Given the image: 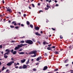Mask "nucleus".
Wrapping results in <instances>:
<instances>
[{"label":"nucleus","instance_id":"58836bf2","mask_svg":"<svg viewBox=\"0 0 73 73\" xmlns=\"http://www.w3.org/2000/svg\"><path fill=\"white\" fill-rule=\"evenodd\" d=\"M33 70H34V71H36V68H33Z\"/></svg>","mask_w":73,"mask_h":73},{"label":"nucleus","instance_id":"4468645a","mask_svg":"<svg viewBox=\"0 0 73 73\" xmlns=\"http://www.w3.org/2000/svg\"><path fill=\"white\" fill-rule=\"evenodd\" d=\"M48 68V67L47 66H45L44 67L43 70H46V69H47Z\"/></svg>","mask_w":73,"mask_h":73},{"label":"nucleus","instance_id":"bf43d9fd","mask_svg":"<svg viewBox=\"0 0 73 73\" xmlns=\"http://www.w3.org/2000/svg\"><path fill=\"white\" fill-rule=\"evenodd\" d=\"M0 48H2V45H0Z\"/></svg>","mask_w":73,"mask_h":73},{"label":"nucleus","instance_id":"f03ea898","mask_svg":"<svg viewBox=\"0 0 73 73\" xmlns=\"http://www.w3.org/2000/svg\"><path fill=\"white\" fill-rule=\"evenodd\" d=\"M25 42L30 45H32L33 44V42L31 40H25Z\"/></svg>","mask_w":73,"mask_h":73},{"label":"nucleus","instance_id":"f704fd0d","mask_svg":"<svg viewBox=\"0 0 73 73\" xmlns=\"http://www.w3.org/2000/svg\"><path fill=\"white\" fill-rule=\"evenodd\" d=\"M22 50H23V49L20 48V49L19 50H19V51H22Z\"/></svg>","mask_w":73,"mask_h":73},{"label":"nucleus","instance_id":"6e6552de","mask_svg":"<svg viewBox=\"0 0 73 73\" xmlns=\"http://www.w3.org/2000/svg\"><path fill=\"white\" fill-rule=\"evenodd\" d=\"M35 35H36V36H41V34H39L38 32H36L35 33Z\"/></svg>","mask_w":73,"mask_h":73},{"label":"nucleus","instance_id":"cd10ccee","mask_svg":"<svg viewBox=\"0 0 73 73\" xmlns=\"http://www.w3.org/2000/svg\"><path fill=\"white\" fill-rule=\"evenodd\" d=\"M5 55H6V54L7 55H8V54H9V52H6L5 54Z\"/></svg>","mask_w":73,"mask_h":73},{"label":"nucleus","instance_id":"338daca9","mask_svg":"<svg viewBox=\"0 0 73 73\" xmlns=\"http://www.w3.org/2000/svg\"><path fill=\"white\" fill-rule=\"evenodd\" d=\"M40 33H41L42 34V31H40Z\"/></svg>","mask_w":73,"mask_h":73},{"label":"nucleus","instance_id":"393cba45","mask_svg":"<svg viewBox=\"0 0 73 73\" xmlns=\"http://www.w3.org/2000/svg\"><path fill=\"white\" fill-rule=\"evenodd\" d=\"M13 54H15L16 53V51H14L13 52Z\"/></svg>","mask_w":73,"mask_h":73},{"label":"nucleus","instance_id":"6ab92c4d","mask_svg":"<svg viewBox=\"0 0 73 73\" xmlns=\"http://www.w3.org/2000/svg\"><path fill=\"white\" fill-rule=\"evenodd\" d=\"M47 49H48V50H52V47H48L47 48Z\"/></svg>","mask_w":73,"mask_h":73},{"label":"nucleus","instance_id":"20e7f679","mask_svg":"<svg viewBox=\"0 0 73 73\" xmlns=\"http://www.w3.org/2000/svg\"><path fill=\"white\" fill-rule=\"evenodd\" d=\"M7 11L8 12L10 13H12V9H10V7H9L7 9Z\"/></svg>","mask_w":73,"mask_h":73},{"label":"nucleus","instance_id":"3c124183","mask_svg":"<svg viewBox=\"0 0 73 73\" xmlns=\"http://www.w3.org/2000/svg\"><path fill=\"white\" fill-rule=\"evenodd\" d=\"M18 24L19 25V26H20V25H21V23H18Z\"/></svg>","mask_w":73,"mask_h":73},{"label":"nucleus","instance_id":"79ce46f5","mask_svg":"<svg viewBox=\"0 0 73 73\" xmlns=\"http://www.w3.org/2000/svg\"><path fill=\"white\" fill-rule=\"evenodd\" d=\"M21 26L23 27H24V25L23 24H21Z\"/></svg>","mask_w":73,"mask_h":73},{"label":"nucleus","instance_id":"7c9ffc66","mask_svg":"<svg viewBox=\"0 0 73 73\" xmlns=\"http://www.w3.org/2000/svg\"><path fill=\"white\" fill-rule=\"evenodd\" d=\"M10 52H11V53H13V49H12L11 50H10Z\"/></svg>","mask_w":73,"mask_h":73},{"label":"nucleus","instance_id":"a19ab883","mask_svg":"<svg viewBox=\"0 0 73 73\" xmlns=\"http://www.w3.org/2000/svg\"><path fill=\"white\" fill-rule=\"evenodd\" d=\"M39 60H40V59L39 58H38L36 59V61H39Z\"/></svg>","mask_w":73,"mask_h":73},{"label":"nucleus","instance_id":"aec40b11","mask_svg":"<svg viewBox=\"0 0 73 73\" xmlns=\"http://www.w3.org/2000/svg\"><path fill=\"white\" fill-rule=\"evenodd\" d=\"M8 56L6 55H5L4 54V57L5 58H8Z\"/></svg>","mask_w":73,"mask_h":73},{"label":"nucleus","instance_id":"2f4dec72","mask_svg":"<svg viewBox=\"0 0 73 73\" xmlns=\"http://www.w3.org/2000/svg\"><path fill=\"white\" fill-rule=\"evenodd\" d=\"M60 39H62L63 38V37L62 36V35H60Z\"/></svg>","mask_w":73,"mask_h":73},{"label":"nucleus","instance_id":"864d4df0","mask_svg":"<svg viewBox=\"0 0 73 73\" xmlns=\"http://www.w3.org/2000/svg\"><path fill=\"white\" fill-rule=\"evenodd\" d=\"M41 56H39L38 58H39V59H41Z\"/></svg>","mask_w":73,"mask_h":73},{"label":"nucleus","instance_id":"0e129e2a","mask_svg":"<svg viewBox=\"0 0 73 73\" xmlns=\"http://www.w3.org/2000/svg\"><path fill=\"white\" fill-rule=\"evenodd\" d=\"M40 5V3H39L38 4V5Z\"/></svg>","mask_w":73,"mask_h":73},{"label":"nucleus","instance_id":"39448f33","mask_svg":"<svg viewBox=\"0 0 73 73\" xmlns=\"http://www.w3.org/2000/svg\"><path fill=\"white\" fill-rule=\"evenodd\" d=\"M34 29L35 30H36V31H38V30H39L40 28H39L37 26L36 27L35 26Z\"/></svg>","mask_w":73,"mask_h":73},{"label":"nucleus","instance_id":"603ef678","mask_svg":"<svg viewBox=\"0 0 73 73\" xmlns=\"http://www.w3.org/2000/svg\"><path fill=\"white\" fill-rule=\"evenodd\" d=\"M23 16L24 17H25V16H26V14H23Z\"/></svg>","mask_w":73,"mask_h":73},{"label":"nucleus","instance_id":"69168bd1","mask_svg":"<svg viewBox=\"0 0 73 73\" xmlns=\"http://www.w3.org/2000/svg\"><path fill=\"white\" fill-rule=\"evenodd\" d=\"M11 21L10 20H9V23H11Z\"/></svg>","mask_w":73,"mask_h":73},{"label":"nucleus","instance_id":"c756f323","mask_svg":"<svg viewBox=\"0 0 73 73\" xmlns=\"http://www.w3.org/2000/svg\"><path fill=\"white\" fill-rule=\"evenodd\" d=\"M30 27L31 28H33V26L32 25H31V24L30 25Z\"/></svg>","mask_w":73,"mask_h":73},{"label":"nucleus","instance_id":"4be33fe9","mask_svg":"<svg viewBox=\"0 0 73 73\" xmlns=\"http://www.w3.org/2000/svg\"><path fill=\"white\" fill-rule=\"evenodd\" d=\"M20 43H24L25 42V41L24 40H21L20 42Z\"/></svg>","mask_w":73,"mask_h":73},{"label":"nucleus","instance_id":"c85d7f7f","mask_svg":"<svg viewBox=\"0 0 73 73\" xmlns=\"http://www.w3.org/2000/svg\"><path fill=\"white\" fill-rule=\"evenodd\" d=\"M40 12H44V11L42 10H40L39 11V13H40Z\"/></svg>","mask_w":73,"mask_h":73},{"label":"nucleus","instance_id":"680f3d73","mask_svg":"<svg viewBox=\"0 0 73 73\" xmlns=\"http://www.w3.org/2000/svg\"><path fill=\"white\" fill-rule=\"evenodd\" d=\"M22 38H25V36H23L22 37H21Z\"/></svg>","mask_w":73,"mask_h":73},{"label":"nucleus","instance_id":"b1692460","mask_svg":"<svg viewBox=\"0 0 73 73\" xmlns=\"http://www.w3.org/2000/svg\"><path fill=\"white\" fill-rule=\"evenodd\" d=\"M27 25H29V24H30L29 23V22L28 21H27Z\"/></svg>","mask_w":73,"mask_h":73},{"label":"nucleus","instance_id":"f8f14e48","mask_svg":"<svg viewBox=\"0 0 73 73\" xmlns=\"http://www.w3.org/2000/svg\"><path fill=\"white\" fill-rule=\"evenodd\" d=\"M60 51H56L54 52V53L55 54H59V52H60Z\"/></svg>","mask_w":73,"mask_h":73},{"label":"nucleus","instance_id":"4c0bfd02","mask_svg":"<svg viewBox=\"0 0 73 73\" xmlns=\"http://www.w3.org/2000/svg\"><path fill=\"white\" fill-rule=\"evenodd\" d=\"M5 68V67H4V66H3V68H2V70H4V68Z\"/></svg>","mask_w":73,"mask_h":73},{"label":"nucleus","instance_id":"a211bd4d","mask_svg":"<svg viewBox=\"0 0 73 73\" xmlns=\"http://www.w3.org/2000/svg\"><path fill=\"white\" fill-rule=\"evenodd\" d=\"M19 48L18 46H16L15 48H14L15 50H17V49H19Z\"/></svg>","mask_w":73,"mask_h":73},{"label":"nucleus","instance_id":"9d476101","mask_svg":"<svg viewBox=\"0 0 73 73\" xmlns=\"http://www.w3.org/2000/svg\"><path fill=\"white\" fill-rule=\"evenodd\" d=\"M43 45H46H46H48V43L44 41L43 42Z\"/></svg>","mask_w":73,"mask_h":73},{"label":"nucleus","instance_id":"6e6d98bb","mask_svg":"<svg viewBox=\"0 0 73 73\" xmlns=\"http://www.w3.org/2000/svg\"><path fill=\"white\" fill-rule=\"evenodd\" d=\"M11 60L12 61H13V60H14V59L13 58H12L11 59Z\"/></svg>","mask_w":73,"mask_h":73},{"label":"nucleus","instance_id":"dca6fc26","mask_svg":"<svg viewBox=\"0 0 73 73\" xmlns=\"http://www.w3.org/2000/svg\"><path fill=\"white\" fill-rule=\"evenodd\" d=\"M19 54H24L25 53L24 52H21L19 53Z\"/></svg>","mask_w":73,"mask_h":73},{"label":"nucleus","instance_id":"13d9d810","mask_svg":"<svg viewBox=\"0 0 73 73\" xmlns=\"http://www.w3.org/2000/svg\"><path fill=\"white\" fill-rule=\"evenodd\" d=\"M69 66V64H67L65 65V66Z\"/></svg>","mask_w":73,"mask_h":73},{"label":"nucleus","instance_id":"ddd939ff","mask_svg":"<svg viewBox=\"0 0 73 73\" xmlns=\"http://www.w3.org/2000/svg\"><path fill=\"white\" fill-rule=\"evenodd\" d=\"M68 61H69V59H67L64 61V63H66L68 62Z\"/></svg>","mask_w":73,"mask_h":73},{"label":"nucleus","instance_id":"412c9836","mask_svg":"<svg viewBox=\"0 0 73 73\" xmlns=\"http://www.w3.org/2000/svg\"><path fill=\"white\" fill-rule=\"evenodd\" d=\"M19 69H23V67L22 66H19Z\"/></svg>","mask_w":73,"mask_h":73},{"label":"nucleus","instance_id":"37998d69","mask_svg":"<svg viewBox=\"0 0 73 73\" xmlns=\"http://www.w3.org/2000/svg\"><path fill=\"white\" fill-rule=\"evenodd\" d=\"M11 42H15V41H14V40H11Z\"/></svg>","mask_w":73,"mask_h":73},{"label":"nucleus","instance_id":"bb28decb","mask_svg":"<svg viewBox=\"0 0 73 73\" xmlns=\"http://www.w3.org/2000/svg\"><path fill=\"white\" fill-rule=\"evenodd\" d=\"M19 27L18 26H16L15 27V28L16 29H18Z\"/></svg>","mask_w":73,"mask_h":73},{"label":"nucleus","instance_id":"f3484780","mask_svg":"<svg viewBox=\"0 0 73 73\" xmlns=\"http://www.w3.org/2000/svg\"><path fill=\"white\" fill-rule=\"evenodd\" d=\"M5 52L10 53V50L8 49H7L5 50Z\"/></svg>","mask_w":73,"mask_h":73},{"label":"nucleus","instance_id":"5701e85b","mask_svg":"<svg viewBox=\"0 0 73 73\" xmlns=\"http://www.w3.org/2000/svg\"><path fill=\"white\" fill-rule=\"evenodd\" d=\"M29 59L26 62V64H28V63H29Z\"/></svg>","mask_w":73,"mask_h":73},{"label":"nucleus","instance_id":"c9c22d12","mask_svg":"<svg viewBox=\"0 0 73 73\" xmlns=\"http://www.w3.org/2000/svg\"><path fill=\"white\" fill-rule=\"evenodd\" d=\"M58 69V68H56V69L54 70V71H55V72H56V71H57Z\"/></svg>","mask_w":73,"mask_h":73},{"label":"nucleus","instance_id":"72a5a7b5","mask_svg":"<svg viewBox=\"0 0 73 73\" xmlns=\"http://www.w3.org/2000/svg\"><path fill=\"white\" fill-rule=\"evenodd\" d=\"M32 40L34 41V42H36V40H35V39L33 38L32 39Z\"/></svg>","mask_w":73,"mask_h":73},{"label":"nucleus","instance_id":"7ed1b4c3","mask_svg":"<svg viewBox=\"0 0 73 73\" xmlns=\"http://www.w3.org/2000/svg\"><path fill=\"white\" fill-rule=\"evenodd\" d=\"M25 45H27V44H21L20 45H17V46L18 47V48H19V49H20V48H21V47H22V46H24Z\"/></svg>","mask_w":73,"mask_h":73},{"label":"nucleus","instance_id":"4d7b16f0","mask_svg":"<svg viewBox=\"0 0 73 73\" xmlns=\"http://www.w3.org/2000/svg\"><path fill=\"white\" fill-rule=\"evenodd\" d=\"M54 2H55V3H57V1L56 0H54Z\"/></svg>","mask_w":73,"mask_h":73},{"label":"nucleus","instance_id":"2eb2a0df","mask_svg":"<svg viewBox=\"0 0 73 73\" xmlns=\"http://www.w3.org/2000/svg\"><path fill=\"white\" fill-rule=\"evenodd\" d=\"M46 7H48L47 8H46V10H48V9H49V8H50V6H49V5H48V4L47 5Z\"/></svg>","mask_w":73,"mask_h":73},{"label":"nucleus","instance_id":"a18cd8bd","mask_svg":"<svg viewBox=\"0 0 73 73\" xmlns=\"http://www.w3.org/2000/svg\"><path fill=\"white\" fill-rule=\"evenodd\" d=\"M7 66H11V64H7Z\"/></svg>","mask_w":73,"mask_h":73},{"label":"nucleus","instance_id":"774afa93","mask_svg":"<svg viewBox=\"0 0 73 73\" xmlns=\"http://www.w3.org/2000/svg\"><path fill=\"white\" fill-rule=\"evenodd\" d=\"M15 68H18V66H16L15 67Z\"/></svg>","mask_w":73,"mask_h":73},{"label":"nucleus","instance_id":"0eeeda50","mask_svg":"<svg viewBox=\"0 0 73 73\" xmlns=\"http://www.w3.org/2000/svg\"><path fill=\"white\" fill-rule=\"evenodd\" d=\"M69 48L70 50L72 49V48H73V45L70 46L69 47Z\"/></svg>","mask_w":73,"mask_h":73},{"label":"nucleus","instance_id":"8fccbe9b","mask_svg":"<svg viewBox=\"0 0 73 73\" xmlns=\"http://www.w3.org/2000/svg\"><path fill=\"white\" fill-rule=\"evenodd\" d=\"M51 29H52V30H53V31H54V30H55V29L52 28Z\"/></svg>","mask_w":73,"mask_h":73},{"label":"nucleus","instance_id":"09e8293b","mask_svg":"<svg viewBox=\"0 0 73 73\" xmlns=\"http://www.w3.org/2000/svg\"><path fill=\"white\" fill-rule=\"evenodd\" d=\"M55 6L56 7H58V4H56V5Z\"/></svg>","mask_w":73,"mask_h":73},{"label":"nucleus","instance_id":"de8ad7c7","mask_svg":"<svg viewBox=\"0 0 73 73\" xmlns=\"http://www.w3.org/2000/svg\"><path fill=\"white\" fill-rule=\"evenodd\" d=\"M50 2H52V1L51 0H50V1H48V2L49 3H50Z\"/></svg>","mask_w":73,"mask_h":73},{"label":"nucleus","instance_id":"052dcab7","mask_svg":"<svg viewBox=\"0 0 73 73\" xmlns=\"http://www.w3.org/2000/svg\"><path fill=\"white\" fill-rule=\"evenodd\" d=\"M2 2L3 3H5L4 1L3 0L2 1Z\"/></svg>","mask_w":73,"mask_h":73},{"label":"nucleus","instance_id":"9b49d317","mask_svg":"<svg viewBox=\"0 0 73 73\" xmlns=\"http://www.w3.org/2000/svg\"><path fill=\"white\" fill-rule=\"evenodd\" d=\"M27 68V66L26 65H24L23 66V69H26V68Z\"/></svg>","mask_w":73,"mask_h":73},{"label":"nucleus","instance_id":"ea45409f","mask_svg":"<svg viewBox=\"0 0 73 73\" xmlns=\"http://www.w3.org/2000/svg\"><path fill=\"white\" fill-rule=\"evenodd\" d=\"M31 5H32L33 7H35V5H34V4H32Z\"/></svg>","mask_w":73,"mask_h":73},{"label":"nucleus","instance_id":"1a4fd4ad","mask_svg":"<svg viewBox=\"0 0 73 73\" xmlns=\"http://www.w3.org/2000/svg\"><path fill=\"white\" fill-rule=\"evenodd\" d=\"M13 63H14V61H11L10 62L8 63L7 64H13Z\"/></svg>","mask_w":73,"mask_h":73},{"label":"nucleus","instance_id":"c03bdc74","mask_svg":"<svg viewBox=\"0 0 73 73\" xmlns=\"http://www.w3.org/2000/svg\"><path fill=\"white\" fill-rule=\"evenodd\" d=\"M52 48H52H56V47L55 46H53L52 47H51Z\"/></svg>","mask_w":73,"mask_h":73},{"label":"nucleus","instance_id":"5fc2aeb1","mask_svg":"<svg viewBox=\"0 0 73 73\" xmlns=\"http://www.w3.org/2000/svg\"><path fill=\"white\" fill-rule=\"evenodd\" d=\"M37 42H38V44H40V42H39V41H38Z\"/></svg>","mask_w":73,"mask_h":73},{"label":"nucleus","instance_id":"49530a36","mask_svg":"<svg viewBox=\"0 0 73 73\" xmlns=\"http://www.w3.org/2000/svg\"><path fill=\"white\" fill-rule=\"evenodd\" d=\"M52 45V44H49L48 46H49V47H50V46H51Z\"/></svg>","mask_w":73,"mask_h":73},{"label":"nucleus","instance_id":"f257e3e1","mask_svg":"<svg viewBox=\"0 0 73 73\" xmlns=\"http://www.w3.org/2000/svg\"><path fill=\"white\" fill-rule=\"evenodd\" d=\"M37 53V51L36 50H34L28 53L29 54H35L32 56H31V57H35L36 56V53Z\"/></svg>","mask_w":73,"mask_h":73},{"label":"nucleus","instance_id":"a878e982","mask_svg":"<svg viewBox=\"0 0 73 73\" xmlns=\"http://www.w3.org/2000/svg\"><path fill=\"white\" fill-rule=\"evenodd\" d=\"M25 61V59H24L23 60H21L22 62H24Z\"/></svg>","mask_w":73,"mask_h":73},{"label":"nucleus","instance_id":"473e14b6","mask_svg":"<svg viewBox=\"0 0 73 73\" xmlns=\"http://www.w3.org/2000/svg\"><path fill=\"white\" fill-rule=\"evenodd\" d=\"M10 27L11 28H14V27H14V26H12V25H10Z\"/></svg>","mask_w":73,"mask_h":73},{"label":"nucleus","instance_id":"e2e57ef3","mask_svg":"<svg viewBox=\"0 0 73 73\" xmlns=\"http://www.w3.org/2000/svg\"><path fill=\"white\" fill-rule=\"evenodd\" d=\"M29 9H31V7H29Z\"/></svg>","mask_w":73,"mask_h":73},{"label":"nucleus","instance_id":"423d86ee","mask_svg":"<svg viewBox=\"0 0 73 73\" xmlns=\"http://www.w3.org/2000/svg\"><path fill=\"white\" fill-rule=\"evenodd\" d=\"M16 21H13L12 23V24H14V25L16 26L17 25V24L16 23Z\"/></svg>","mask_w":73,"mask_h":73},{"label":"nucleus","instance_id":"e433bc0d","mask_svg":"<svg viewBox=\"0 0 73 73\" xmlns=\"http://www.w3.org/2000/svg\"><path fill=\"white\" fill-rule=\"evenodd\" d=\"M44 55L45 56H48V54H47V53H45Z\"/></svg>","mask_w":73,"mask_h":73}]
</instances>
